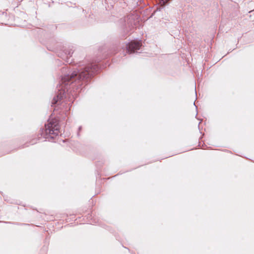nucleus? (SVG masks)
<instances>
[{
    "label": "nucleus",
    "instance_id": "obj_1",
    "mask_svg": "<svg viewBox=\"0 0 254 254\" xmlns=\"http://www.w3.org/2000/svg\"><path fill=\"white\" fill-rule=\"evenodd\" d=\"M70 66L65 65L61 70V80L57 87L56 95L52 101V106L59 105L63 102L73 103L77 92L81 90V86L86 84L99 70V65L95 63H89L84 67L74 71L69 70Z\"/></svg>",
    "mask_w": 254,
    "mask_h": 254
},
{
    "label": "nucleus",
    "instance_id": "obj_2",
    "mask_svg": "<svg viewBox=\"0 0 254 254\" xmlns=\"http://www.w3.org/2000/svg\"><path fill=\"white\" fill-rule=\"evenodd\" d=\"M61 133L60 125L57 120L48 121L45 125V128L40 130V135L45 139H54Z\"/></svg>",
    "mask_w": 254,
    "mask_h": 254
},
{
    "label": "nucleus",
    "instance_id": "obj_3",
    "mask_svg": "<svg viewBox=\"0 0 254 254\" xmlns=\"http://www.w3.org/2000/svg\"><path fill=\"white\" fill-rule=\"evenodd\" d=\"M142 46L141 40H132L126 45L127 52L129 54L137 53Z\"/></svg>",
    "mask_w": 254,
    "mask_h": 254
},
{
    "label": "nucleus",
    "instance_id": "obj_4",
    "mask_svg": "<svg viewBox=\"0 0 254 254\" xmlns=\"http://www.w3.org/2000/svg\"><path fill=\"white\" fill-rule=\"evenodd\" d=\"M64 51L67 52V60L66 61V63L68 64H71L72 63V60H70V59L72 57L73 51L72 49H65Z\"/></svg>",
    "mask_w": 254,
    "mask_h": 254
},
{
    "label": "nucleus",
    "instance_id": "obj_5",
    "mask_svg": "<svg viewBox=\"0 0 254 254\" xmlns=\"http://www.w3.org/2000/svg\"><path fill=\"white\" fill-rule=\"evenodd\" d=\"M66 55L67 52H65L64 51L63 52H59L58 54V57H60L61 59H62L63 60H64L65 62L67 60Z\"/></svg>",
    "mask_w": 254,
    "mask_h": 254
},
{
    "label": "nucleus",
    "instance_id": "obj_6",
    "mask_svg": "<svg viewBox=\"0 0 254 254\" xmlns=\"http://www.w3.org/2000/svg\"><path fill=\"white\" fill-rule=\"evenodd\" d=\"M170 0H164V2L166 3L168 2Z\"/></svg>",
    "mask_w": 254,
    "mask_h": 254
},
{
    "label": "nucleus",
    "instance_id": "obj_7",
    "mask_svg": "<svg viewBox=\"0 0 254 254\" xmlns=\"http://www.w3.org/2000/svg\"><path fill=\"white\" fill-rule=\"evenodd\" d=\"M81 128H82V127H81V126H80V127H78V131H80V130H81Z\"/></svg>",
    "mask_w": 254,
    "mask_h": 254
},
{
    "label": "nucleus",
    "instance_id": "obj_8",
    "mask_svg": "<svg viewBox=\"0 0 254 254\" xmlns=\"http://www.w3.org/2000/svg\"><path fill=\"white\" fill-rule=\"evenodd\" d=\"M128 16H129V19H130V18L132 17V16H131V15H129Z\"/></svg>",
    "mask_w": 254,
    "mask_h": 254
},
{
    "label": "nucleus",
    "instance_id": "obj_9",
    "mask_svg": "<svg viewBox=\"0 0 254 254\" xmlns=\"http://www.w3.org/2000/svg\"><path fill=\"white\" fill-rule=\"evenodd\" d=\"M34 143H35V142H33L32 143V144H34Z\"/></svg>",
    "mask_w": 254,
    "mask_h": 254
}]
</instances>
